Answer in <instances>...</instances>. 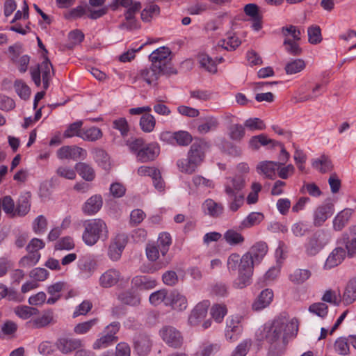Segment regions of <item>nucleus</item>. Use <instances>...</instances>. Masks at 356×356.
Segmentation results:
<instances>
[{"label": "nucleus", "mask_w": 356, "mask_h": 356, "mask_svg": "<svg viewBox=\"0 0 356 356\" xmlns=\"http://www.w3.org/2000/svg\"><path fill=\"white\" fill-rule=\"evenodd\" d=\"M307 33L309 37V42L311 44H316L321 42V31L318 26H312L309 27Z\"/></svg>", "instance_id": "nucleus-58"}, {"label": "nucleus", "mask_w": 356, "mask_h": 356, "mask_svg": "<svg viewBox=\"0 0 356 356\" xmlns=\"http://www.w3.org/2000/svg\"><path fill=\"white\" fill-rule=\"evenodd\" d=\"M295 328L298 330L296 323L292 320L286 324L282 320H275L272 324H266L261 333V339H266L270 344V351L273 355H278L282 353L286 345V328Z\"/></svg>", "instance_id": "nucleus-1"}, {"label": "nucleus", "mask_w": 356, "mask_h": 356, "mask_svg": "<svg viewBox=\"0 0 356 356\" xmlns=\"http://www.w3.org/2000/svg\"><path fill=\"white\" fill-rule=\"evenodd\" d=\"M48 222L43 215L36 217L32 223V229L35 234H43L47 231Z\"/></svg>", "instance_id": "nucleus-47"}, {"label": "nucleus", "mask_w": 356, "mask_h": 356, "mask_svg": "<svg viewBox=\"0 0 356 356\" xmlns=\"http://www.w3.org/2000/svg\"><path fill=\"white\" fill-rule=\"evenodd\" d=\"M356 300V278L351 280L347 284L342 296V302L348 305Z\"/></svg>", "instance_id": "nucleus-33"}, {"label": "nucleus", "mask_w": 356, "mask_h": 356, "mask_svg": "<svg viewBox=\"0 0 356 356\" xmlns=\"http://www.w3.org/2000/svg\"><path fill=\"white\" fill-rule=\"evenodd\" d=\"M305 67V61L302 59H296L286 65L285 71L287 74H293L301 72Z\"/></svg>", "instance_id": "nucleus-51"}, {"label": "nucleus", "mask_w": 356, "mask_h": 356, "mask_svg": "<svg viewBox=\"0 0 356 356\" xmlns=\"http://www.w3.org/2000/svg\"><path fill=\"white\" fill-rule=\"evenodd\" d=\"M103 136L102 130L97 127H91L90 128H83L81 138L86 141L94 142Z\"/></svg>", "instance_id": "nucleus-37"}, {"label": "nucleus", "mask_w": 356, "mask_h": 356, "mask_svg": "<svg viewBox=\"0 0 356 356\" xmlns=\"http://www.w3.org/2000/svg\"><path fill=\"white\" fill-rule=\"evenodd\" d=\"M280 167V164L277 162L264 161L257 164V171L259 175H263L268 179H273L275 177V172Z\"/></svg>", "instance_id": "nucleus-22"}, {"label": "nucleus", "mask_w": 356, "mask_h": 356, "mask_svg": "<svg viewBox=\"0 0 356 356\" xmlns=\"http://www.w3.org/2000/svg\"><path fill=\"white\" fill-rule=\"evenodd\" d=\"M209 305L210 302L208 300L197 303L191 312L188 319V323L192 326L198 325L207 316Z\"/></svg>", "instance_id": "nucleus-12"}, {"label": "nucleus", "mask_w": 356, "mask_h": 356, "mask_svg": "<svg viewBox=\"0 0 356 356\" xmlns=\"http://www.w3.org/2000/svg\"><path fill=\"white\" fill-rule=\"evenodd\" d=\"M156 120L151 114L146 113L142 115L140 120L141 129L146 133L152 132L155 127Z\"/></svg>", "instance_id": "nucleus-42"}, {"label": "nucleus", "mask_w": 356, "mask_h": 356, "mask_svg": "<svg viewBox=\"0 0 356 356\" xmlns=\"http://www.w3.org/2000/svg\"><path fill=\"white\" fill-rule=\"evenodd\" d=\"M264 215L260 212L250 213L241 222L243 227L248 228L259 224L264 220Z\"/></svg>", "instance_id": "nucleus-45"}, {"label": "nucleus", "mask_w": 356, "mask_h": 356, "mask_svg": "<svg viewBox=\"0 0 356 356\" xmlns=\"http://www.w3.org/2000/svg\"><path fill=\"white\" fill-rule=\"evenodd\" d=\"M31 79L37 87L41 85V77L42 79L43 91L38 92L34 98L33 108L36 109L38 102L45 95V90L48 89L50 85V81L54 75L53 65L49 59L45 57L40 64L35 67L30 68Z\"/></svg>", "instance_id": "nucleus-2"}, {"label": "nucleus", "mask_w": 356, "mask_h": 356, "mask_svg": "<svg viewBox=\"0 0 356 356\" xmlns=\"http://www.w3.org/2000/svg\"><path fill=\"white\" fill-rule=\"evenodd\" d=\"M56 322L52 310L45 311L40 316L34 318L27 322L29 327L33 329H40Z\"/></svg>", "instance_id": "nucleus-17"}, {"label": "nucleus", "mask_w": 356, "mask_h": 356, "mask_svg": "<svg viewBox=\"0 0 356 356\" xmlns=\"http://www.w3.org/2000/svg\"><path fill=\"white\" fill-rule=\"evenodd\" d=\"M209 148V144L207 142L202 140L196 141L191 145L187 156L200 166L203 162Z\"/></svg>", "instance_id": "nucleus-11"}, {"label": "nucleus", "mask_w": 356, "mask_h": 356, "mask_svg": "<svg viewBox=\"0 0 356 356\" xmlns=\"http://www.w3.org/2000/svg\"><path fill=\"white\" fill-rule=\"evenodd\" d=\"M84 39V34L79 29L72 31L68 34V43L67 47L68 49H72L74 46L81 44Z\"/></svg>", "instance_id": "nucleus-49"}, {"label": "nucleus", "mask_w": 356, "mask_h": 356, "mask_svg": "<svg viewBox=\"0 0 356 356\" xmlns=\"http://www.w3.org/2000/svg\"><path fill=\"white\" fill-rule=\"evenodd\" d=\"M231 200L229 207L234 212L236 211L243 204L245 195L243 193L227 195Z\"/></svg>", "instance_id": "nucleus-61"}, {"label": "nucleus", "mask_w": 356, "mask_h": 356, "mask_svg": "<svg viewBox=\"0 0 356 356\" xmlns=\"http://www.w3.org/2000/svg\"><path fill=\"white\" fill-rule=\"evenodd\" d=\"M103 199L101 195H94L88 198L82 207V211L87 216L97 213L102 207Z\"/></svg>", "instance_id": "nucleus-20"}, {"label": "nucleus", "mask_w": 356, "mask_h": 356, "mask_svg": "<svg viewBox=\"0 0 356 356\" xmlns=\"http://www.w3.org/2000/svg\"><path fill=\"white\" fill-rule=\"evenodd\" d=\"M260 262L252 261L248 263L243 261L241 268L238 270V276L233 282V286L236 289H243L251 284L254 265Z\"/></svg>", "instance_id": "nucleus-7"}, {"label": "nucleus", "mask_w": 356, "mask_h": 356, "mask_svg": "<svg viewBox=\"0 0 356 356\" xmlns=\"http://www.w3.org/2000/svg\"><path fill=\"white\" fill-rule=\"evenodd\" d=\"M334 204L330 201L318 207L314 213V224L321 226L323 222L334 213Z\"/></svg>", "instance_id": "nucleus-14"}, {"label": "nucleus", "mask_w": 356, "mask_h": 356, "mask_svg": "<svg viewBox=\"0 0 356 356\" xmlns=\"http://www.w3.org/2000/svg\"><path fill=\"white\" fill-rule=\"evenodd\" d=\"M353 209L346 208L340 211L333 220V228L336 231H341L348 222L353 213Z\"/></svg>", "instance_id": "nucleus-29"}, {"label": "nucleus", "mask_w": 356, "mask_h": 356, "mask_svg": "<svg viewBox=\"0 0 356 356\" xmlns=\"http://www.w3.org/2000/svg\"><path fill=\"white\" fill-rule=\"evenodd\" d=\"M169 71L166 68H159L153 66L152 63L149 67H145L138 72V74L132 78V83L136 82L138 79H142L147 84L156 82L161 75H168Z\"/></svg>", "instance_id": "nucleus-9"}, {"label": "nucleus", "mask_w": 356, "mask_h": 356, "mask_svg": "<svg viewBox=\"0 0 356 356\" xmlns=\"http://www.w3.org/2000/svg\"><path fill=\"white\" fill-rule=\"evenodd\" d=\"M159 154V147L154 144L145 145L137 154V159L140 162L153 161Z\"/></svg>", "instance_id": "nucleus-28"}, {"label": "nucleus", "mask_w": 356, "mask_h": 356, "mask_svg": "<svg viewBox=\"0 0 356 356\" xmlns=\"http://www.w3.org/2000/svg\"><path fill=\"white\" fill-rule=\"evenodd\" d=\"M192 182L195 188H210L214 187L213 181L207 179L201 175H195L192 178Z\"/></svg>", "instance_id": "nucleus-62"}, {"label": "nucleus", "mask_w": 356, "mask_h": 356, "mask_svg": "<svg viewBox=\"0 0 356 356\" xmlns=\"http://www.w3.org/2000/svg\"><path fill=\"white\" fill-rule=\"evenodd\" d=\"M177 166L179 170L185 174L191 175L194 173L199 165L187 156L186 159H181L177 161Z\"/></svg>", "instance_id": "nucleus-34"}, {"label": "nucleus", "mask_w": 356, "mask_h": 356, "mask_svg": "<svg viewBox=\"0 0 356 356\" xmlns=\"http://www.w3.org/2000/svg\"><path fill=\"white\" fill-rule=\"evenodd\" d=\"M298 40H292L290 38H285L283 42L285 50L293 56H298L302 53V49L300 47Z\"/></svg>", "instance_id": "nucleus-54"}, {"label": "nucleus", "mask_w": 356, "mask_h": 356, "mask_svg": "<svg viewBox=\"0 0 356 356\" xmlns=\"http://www.w3.org/2000/svg\"><path fill=\"white\" fill-rule=\"evenodd\" d=\"M268 246H252L250 250L240 257L238 254H232L227 259V266L229 272L238 271L241 268L243 261H247L251 263L252 261L254 262H261L267 252Z\"/></svg>", "instance_id": "nucleus-4"}, {"label": "nucleus", "mask_w": 356, "mask_h": 356, "mask_svg": "<svg viewBox=\"0 0 356 356\" xmlns=\"http://www.w3.org/2000/svg\"><path fill=\"white\" fill-rule=\"evenodd\" d=\"M15 312L19 318L23 319H28L31 316L38 314L39 312L38 309L25 305L17 307Z\"/></svg>", "instance_id": "nucleus-53"}, {"label": "nucleus", "mask_w": 356, "mask_h": 356, "mask_svg": "<svg viewBox=\"0 0 356 356\" xmlns=\"http://www.w3.org/2000/svg\"><path fill=\"white\" fill-rule=\"evenodd\" d=\"M84 228L82 238L86 245H95L99 239L108 237L107 226L100 218L86 221Z\"/></svg>", "instance_id": "nucleus-5"}, {"label": "nucleus", "mask_w": 356, "mask_h": 356, "mask_svg": "<svg viewBox=\"0 0 356 356\" xmlns=\"http://www.w3.org/2000/svg\"><path fill=\"white\" fill-rule=\"evenodd\" d=\"M119 329V323H111L106 327L104 334L94 342L92 348L95 350L105 348L115 343L118 341L116 334Z\"/></svg>", "instance_id": "nucleus-8"}, {"label": "nucleus", "mask_w": 356, "mask_h": 356, "mask_svg": "<svg viewBox=\"0 0 356 356\" xmlns=\"http://www.w3.org/2000/svg\"><path fill=\"white\" fill-rule=\"evenodd\" d=\"M335 351L341 355H348L350 353L349 341L346 337L338 338L334 345Z\"/></svg>", "instance_id": "nucleus-50"}, {"label": "nucleus", "mask_w": 356, "mask_h": 356, "mask_svg": "<svg viewBox=\"0 0 356 356\" xmlns=\"http://www.w3.org/2000/svg\"><path fill=\"white\" fill-rule=\"evenodd\" d=\"M312 165L313 168L318 170L322 173L327 172L332 168L330 160L325 155H322L320 158L314 160Z\"/></svg>", "instance_id": "nucleus-40"}, {"label": "nucleus", "mask_w": 356, "mask_h": 356, "mask_svg": "<svg viewBox=\"0 0 356 356\" xmlns=\"http://www.w3.org/2000/svg\"><path fill=\"white\" fill-rule=\"evenodd\" d=\"M198 61L201 67L209 72L216 73L217 72L216 63L209 55L204 53L200 54L198 55Z\"/></svg>", "instance_id": "nucleus-39"}, {"label": "nucleus", "mask_w": 356, "mask_h": 356, "mask_svg": "<svg viewBox=\"0 0 356 356\" xmlns=\"http://www.w3.org/2000/svg\"><path fill=\"white\" fill-rule=\"evenodd\" d=\"M121 277L120 273L116 269H109L104 272L99 279V285L103 288H110L115 285Z\"/></svg>", "instance_id": "nucleus-21"}, {"label": "nucleus", "mask_w": 356, "mask_h": 356, "mask_svg": "<svg viewBox=\"0 0 356 356\" xmlns=\"http://www.w3.org/2000/svg\"><path fill=\"white\" fill-rule=\"evenodd\" d=\"M166 135H170V137L175 140L179 146H187L192 142V136L187 131H179L173 134L166 133L163 134L162 137Z\"/></svg>", "instance_id": "nucleus-36"}, {"label": "nucleus", "mask_w": 356, "mask_h": 356, "mask_svg": "<svg viewBox=\"0 0 356 356\" xmlns=\"http://www.w3.org/2000/svg\"><path fill=\"white\" fill-rule=\"evenodd\" d=\"M65 285L66 284L63 282H58L49 285L47 289V291L51 297L47 300V303L53 305L57 302L60 298V293L65 289Z\"/></svg>", "instance_id": "nucleus-30"}, {"label": "nucleus", "mask_w": 356, "mask_h": 356, "mask_svg": "<svg viewBox=\"0 0 356 356\" xmlns=\"http://www.w3.org/2000/svg\"><path fill=\"white\" fill-rule=\"evenodd\" d=\"M30 200V193H26L25 194L19 197L15 209V212L17 215L19 216H24L29 213L31 208Z\"/></svg>", "instance_id": "nucleus-32"}, {"label": "nucleus", "mask_w": 356, "mask_h": 356, "mask_svg": "<svg viewBox=\"0 0 356 356\" xmlns=\"http://www.w3.org/2000/svg\"><path fill=\"white\" fill-rule=\"evenodd\" d=\"M152 346V340L145 334H138L134 338V349L138 355H147L150 352Z\"/></svg>", "instance_id": "nucleus-15"}, {"label": "nucleus", "mask_w": 356, "mask_h": 356, "mask_svg": "<svg viewBox=\"0 0 356 356\" xmlns=\"http://www.w3.org/2000/svg\"><path fill=\"white\" fill-rule=\"evenodd\" d=\"M119 6L126 9L124 13L125 22H122L119 28L128 31L138 29L140 24L135 16L142 8L140 2L134 0H113L110 5L113 10H116Z\"/></svg>", "instance_id": "nucleus-3"}, {"label": "nucleus", "mask_w": 356, "mask_h": 356, "mask_svg": "<svg viewBox=\"0 0 356 356\" xmlns=\"http://www.w3.org/2000/svg\"><path fill=\"white\" fill-rule=\"evenodd\" d=\"M241 42L238 37L232 35L228 37L227 40H220L218 42V46L228 51H234L241 44Z\"/></svg>", "instance_id": "nucleus-48"}, {"label": "nucleus", "mask_w": 356, "mask_h": 356, "mask_svg": "<svg viewBox=\"0 0 356 356\" xmlns=\"http://www.w3.org/2000/svg\"><path fill=\"white\" fill-rule=\"evenodd\" d=\"M245 177L243 175H235L227 179L225 184V191L227 195L243 193L241 191L245 186Z\"/></svg>", "instance_id": "nucleus-13"}, {"label": "nucleus", "mask_w": 356, "mask_h": 356, "mask_svg": "<svg viewBox=\"0 0 356 356\" xmlns=\"http://www.w3.org/2000/svg\"><path fill=\"white\" fill-rule=\"evenodd\" d=\"M311 272L307 269H296L289 276L290 280L296 284H302L309 278Z\"/></svg>", "instance_id": "nucleus-46"}, {"label": "nucleus", "mask_w": 356, "mask_h": 356, "mask_svg": "<svg viewBox=\"0 0 356 356\" xmlns=\"http://www.w3.org/2000/svg\"><path fill=\"white\" fill-rule=\"evenodd\" d=\"M2 205L3 211L11 216L16 215L15 202L10 196H5L0 200V205Z\"/></svg>", "instance_id": "nucleus-57"}, {"label": "nucleus", "mask_w": 356, "mask_h": 356, "mask_svg": "<svg viewBox=\"0 0 356 356\" xmlns=\"http://www.w3.org/2000/svg\"><path fill=\"white\" fill-rule=\"evenodd\" d=\"M201 123L197 127V131L200 134H206L215 131L219 126L217 118L209 115L200 119Z\"/></svg>", "instance_id": "nucleus-23"}, {"label": "nucleus", "mask_w": 356, "mask_h": 356, "mask_svg": "<svg viewBox=\"0 0 356 356\" xmlns=\"http://www.w3.org/2000/svg\"><path fill=\"white\" fill-rule=\"evenodd\" d=\"M131 283L134 287L140 290H149L154 288L156 285V281L147 276H136Z\"/></svg>", "instance_id": "nucleus-31"}, {"label": "nucleus", "mask_w": 356, "mask_h": 356, "mask_svg": "<svg viewBox=\"0 0 356 356\" xmlns=\"http://www.w3.org/2000/svg\"><path fill=\"white\" fill-rule=\"evenodd\" d=\"M309 312L317 315L318 316L324 318L327 314L328 307L324 302H316L312 304L309 307Z\"/></svg>", "instance_id": "nucleus-56"}, {"label": "nucleus", "mask_w": 356, "mask_h": 356, "mask_svg": "<svg viewBox=\"0 0 356 356\" xmlns=\"http://www.w3.org/2000/svg\"><path fill=\"white\" fill-rule=\"evenodd\" d=\"M56 346L63 354H68L81 348L82 341L78 339L63 337L57 340Z\"/></svg>", "instance_id": "nucleus-18"}, {"label": "nucleus", "mask_w": 356, "mask_h": 356, "mask_svg": "<svg viewBox=\"0 0 356 356\" xmlns=\"http://www.w3.org/2000/svg\"><path fill=\"white\" fill-rule=\"evenodd\" d=\"M76 170L80 176L86 181L94 179L95 174L93 168L86 163H78L75 166Z\"/></svg>", "instance_id": "nucleus-38"}, {"label": "nucleus", "mask_w": 356, "mask_h": 356, "mask_svg": "<svg viewBox=\"0 0 356 356\" xmlns=\"http://www.w3.org/2000/svg\"><path fill=\"white\" fill-rule=\"evenodd\" d=\"M57 155L59 159H71L77 160L79 159H84L87 155L86 149L77 146H63L60 147Z\"/></svg>", "instance_id": "nucleus-16"}, {"label": "nucleus", "mask_w": 356, "mask_h": 356, "mask_svg": "<svg viewBox=\"0 0 356 356\" xmlns=\"http://www.w3.org/2000/svg\"><path fill=\"white\" fill-rule=\"evenodd\" d=\"M49 276V272L43 268H35L29 273V277L37 282L44 281Z\"/></svg>", "instance_id": "nucleus-63"}, {"label": "nucleus", "mask_w": 356, "mask_h": 356, "mask_svg": "<svg viewBox=\"0 0 356 356\" xmlns=\"http://www.w3.org/2000/svg\"><path fill=\"white\" fill-rule=\"evenodd\" d=\"M14 87L17 93L22 99H26L29 97L31 90L24 82L17 80L15 82Z\"/></svg>", "instance_id": "nucleus-60"}, {"label": "nucleus", "mask_w": 356, "mask_h": 356, "mask_svg": "<svg viewBox=\"0 0 356 356\" xmlns=\"http://www.w3.org/2000/svg\"><path fill=\"white\" fill-rule=\"evenodd\" d=\"M346 257V250L342 246L334 248L330 254L325 264V268H332L340 264Z\"/></svg>", "instance_id": "nucleus-24"}, {"label": "nucleus", "mask_w": 356, "mask_h": 356, "mask_svg": "<svg viewBox=\"0 0 356 356\" xmlns=\"http://www.w3.org/2000/svg\"><path fill=\"white\" fill-rule=\"evenodd\" d=\"M273 298V292L271 289H266L263 290L257 299L252 305L254 310L259 311L264 309L270 305Z\"/></svg>", "instance_id": "nucleus-26"}, {"label": "nucleus", "mask_w": 356, "mask_h": 356, "mask_svg": "<svg viewBox=\"0 0 356 356\" xmlns=\"http://www.w3.org/2000/svg\"><path fill=\"white\" fill-rule=\"evenodd\" d=\"M97 318H93L88 321L80 323L74 327V332L76 334H84L88 332L92 327L97 325Z\"/></svg>", "instance_id": "nucleus-55"}, {"label": "nucleus", "mask_w": 356, "mask_h": 356, "mask_svg": "<svg viewBox=\"0 0 356 356\" xmlns=\"http://www.w3.org/2000/svg\"><path fill=\"white\" fill-rule=\"evenodd\" d=\"M244 126L250 131H261L266 129V124L264 121L257 118L246 120Z\"/></svg>", "instance_id": "nucleus-59"}, {"label": "nucleus", "mask_w": 356, "mask_h": 356, "mask_svg": "<svg viewBox=\"0 0 356 356\" xmlns=\"http://www.w3.org/2000/svg\"><path fill=\"white\" fill-rule=\"evenodd\" d=\"M37 246H27L28 254L24 256L19 261L22 267H31L35 265L40 258Z\"/></svg>", "instance_id": "nucleus-27"}, {"label": "nucleus", "mask_w": 356, "mask_h": 356, "mask_svg": "<svg viewBox=\"0 0 356 356\" xmlns=\"http://www.w3.org/2000/svg\"><path fill=\"white\" fill-rule=\"evenodd\" d=\"M118 299L122 303L131 306H136L140 303V298L129 291L121 293Z\"/></svg>", "instance_id": "nucleus-41"}, {"label": "nucleus", "mask_w": 356, "mask_h": 356, "mask_svg": "<svg viewBox=\"0 0 356 356\" xmlns=\"http://www.w3.org/2000/svg\"><path fill=\"white\" fill-rule=\"evenodd\" d=\"M252 344L251 340L247 339L239 343L230 356H245Z\"/></svg>", "instance_id": "nucleus-64"}, {"label": "nucleus", "mask_w": 356, "mask_h": 356, "mask_svg": "<svg viewBox=\"0 0 356 356\" xmlns=\"http://www.w3.org/2000/svg\"><path fill=\"white\" fill-rule=\"evenodd\" d=\"M168 246H147L146 255L149 261H154L161 257H165L168 252Z\"/></svg>", "instance_id": "nucleus-35"}, {"label": "nucleus", "mask_w": 356, "mask_h": 356, "mask_svg": "<svg viewBox=\"0 0 356 356\" xmlns=\"http://www.w3.org/2000/svg\"><path fill=\"white\" fill-rule=\"evenodd\" d=\"M227 309L225 305L216 304L213 305L210 310L212 318L217 322L221 323L225 316L227 314Z\"/></svg>", "instance_id": "nucleus-44"}, {"label": "nucleus", "mask_w": 356, "mask_h": 356, "mask_svg": "<svg viewBox=\"0 0 356 356\" xmlns=\"http://www.w3.org/2000/svg\"><path fill=\"white\" fill-rule=\"evenodd\" d=\"M202 209L209 216L218 218L222 214L224 207L221 203H218L212 199H207L202 204Z\"/></svg>", "instance_id": "nucleus-25"}, {"label": "nucleus", "mask_w": 356, "mask_h": 356, "mask_svg": "<svg viewBox=\"0 0 356 356\" xmlns=\"http://www.w3.org/2000/svg\"><path fill=\"white\" fill-rule=\"evenodd\" d=\"M170 54L169 48L161 47L149 55V59L155 67L166 68L168 74H175L177 70L171 65Z\"/></svg>", "instance_id": "nucleus-6"}, {"label": "nucleus", "mask_w": 356, "mask_h": 356, "mask_svg": "<svg viewBox=\"0 0 356 356\" xmlns=\"http://www.w3.org/2000/svg\"><path fill=\"white\" fill-rule=\"evenodd\" d=\"M163 341L169 346L178 348L181 346L184 338L181 333L172 326H164L160 330Z\"/></svg>", "instance_id": "nucleus-10"}, {"label": "nucleus", "mask_w": 356, "mask_h": 356, "mask_svg": "<svg viewBox=\"0 0 356 356\" xmlns=\"http://www.w3.org/2000/svg\"><path fill=\"white\" fill-rule=\"evenodd\" d=\"M229 135L232 140L240 141L245 136V128L239 124H232L229 128Z\"/></svg>", "instance_id": "nucleus-52"}, {"label": "nucleus", "mask_w": 356, "mask_h": 356, "mask_svg": "<svg viewBox=\"0 0 356 356\" xmlns=\"http://www.w3.org/2000/svg\"><path fill=\"white\" fill-rule=\"evenodd\" d=\"M82 126L83 122L81 120H78L70 124L63 134L64 137L72 138L73 136H77L81 138L83 129Z\"/></svg>", "instance_id": "nucleus-43"}, {"label": "nucleus", "mask_w": 356, "mask_h": 356, "mask_svg": "<svg viewBox=\"0 0 356 356\" xmlns=\"http://www.w3.org/2000/svg\"><path fill=\"white\" fill-rule=\"evenodd\" d=\"M165 305H170L177 311L185 310L188 307L186 298L177 291H172L167 297Z\"/></svg>", "instance_id": "nucleus-19"}]
</instances>
